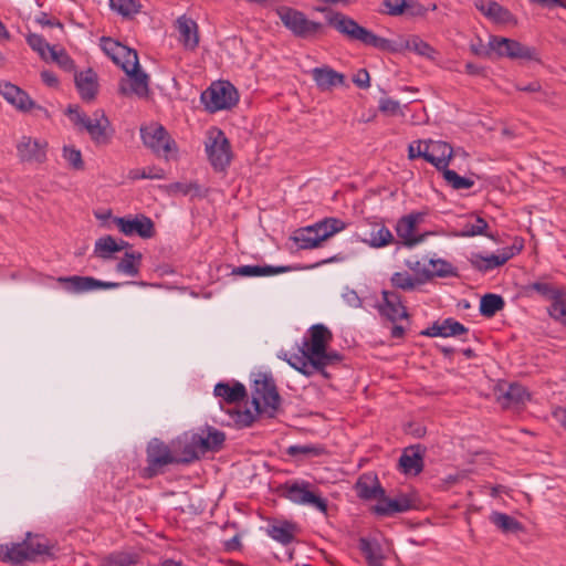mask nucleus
<instances>
[{"instance_id": "1", "label": "nucleus", "mask_w": 566, "mask_h": 566, "mask_svg": "<svg viewBox=\"0 0 566 566\" xmlns=\"http://www.w3.org/2000/svg\"><path fill=\"white\" fill-rule=\"evenodd\" d=\"M282 412V398L273 377L265 373L255 375L251 385V401L243 407L229 409L235 424H252L275 419Z\"/></svg>"}, {"instance_id": "64", "label": "nucleus", "mask_w": 566, "mask_h": 566, "mask_svg": "<svg viewBox=\"0 0 566 566\" xmlns=\"http://www.w3.org/2000/svg\"><path fill=\"white\" fill-rule=\"evenodd\" d=\"M342 297L344 300V302L350 306V307H360L361 306V300L360 297L358 296L357 292L354 291V290H346L343 294H342Z\"/></svg>"}, {"instance_id": "61", "label": "nucleus", "mask_w": 566, "mask_h": 566, "mask_svg": "<svg viewBox=\"0 0 566 566\" xmlns=\"http://www.w3.org/2000/svg\"><path fill=\"white\" fill-rule=\"evenodd\" d=\"M549 315L566 325V301L565 300H555L548 308Z\"/></svg>"}, {"instance_id": "3", "label": "nucleus", "mask_w": 566, "mask_h": 566, "mask_svg": "<svg viewBox=\"0 0 566 566\" xmlns=\"http://www.w3.org/2000/svg\"><path fill=\"white\" fill-rule=\"evenodd\" d=\"M331 331L323 324H315L308 329V338L304 339L301 353L305 354L314 364L323 368L339 360L336 352L327 350L332 342Z\"/></svg>"}, {"instance_id": "34", "label": "nucleus", "mask_w": 566, "mask_h": 566, "mask_svg": "<svg viewBox=\"0 0 566 566\" xmlns=\"http://www.w3.org/2000/svg\"><path fill=\"white\" fill-rule=\"evenodd\" d=\"M412 507L411 501L401 495L397 499H388L384 494L380 501L373 507V511L380 516L392 515L394 513H401Z\"/></svg>"}, {"instance_id": "47", "label": "nucleus", "mask_w": 566, "mask_h": 566, "mask_svg": "<svg viewBox=\"0 0 566 566\" xmlns=\"http://www.w3.org/2000/svg\"><path fill=\"white\" fill-rule=\"evenodd\" d=\"M282 268L261 266V265H242L234 268L232 274L239 276H269L282 272Z\"/></svg>"}, {"instance_id": "32", "label": "nucleus", "mask_w": 566, "mask_h": 566, "mask_svg": "<svg viewBox=\"0 0 566 566\" xmlns=\"http://www.w3.org/2000/svg\"><path fill=\"white\" fill-rule=\"evenodd\" d=\"M468 328L453 318H447L441 323H434L428 327L422 334L430 337H455L467 334Z\"/></svg>"}, {"instance_id": "5", "label": "nucleus", "mask_w": 566, "mask_h": 566, "mask_svg": "<svg viewBox=\"0 0 566 566\" xmlns=\"http://www.w3.org/2000/svg\"><path fill=\"white\" fill-rule=\"evenodd\" d=\"M346 223L337 218H326L313 226L295 231L293 240L300 249H315L335 233L343 231Z\"/></svg>"}, {"instance_id": "16", "label": "nucleus", "mask_w": 566, "mask_h": 566, "mask_svg": "<svg viewBox=\"0 0 566 566\" xmlns=\"http://www.w3.org/2000/svg\"><path fill=\"white\" fill-rule=\"evenodd\" d=\"M56 281L64 286V290L72 294H82L96 290H109L116 289L122 285V283L116 282H105L97 280L92 276H60Z\"/></svg>"}, {"instance_id": "53", "label": "nucleus", "mask_w": 566, "mask_h": 566, "mask_svg": "<svg viewBox=\"0 0 566 566\" xmlns=\"http://www.w3.org/2000/svg\"><path fill=\"white\" fill-rule=\"evenodd\" d=\"M287 453L292 457L305 455V457H319L326 453V450L321 444H295L287 449Z\"/></svg>"}, {"instance_id": "60", "label": "nucleus", "mask_w": 566, "mask_h": 566, "mask_svg": "<svg viewBox=\"0 0 566 566\" xmlns=\"http://www.w3.org/2000/svg\"><path fill=\"white\" fill-rule=\"evenodd\" d=\"M411 0H384L382 4L386 8V12L390 15H399L409 8Z\"/></svg>"}, {"instance_id": "50", "label": "nucleus", "mask_w": 566, "mask_h": 566, "mask_svg": "<svg viewBox=\"0 0 566 566\" xmlns=\"http://www.w3.org/2000/svg\"><path fill=\"white\" fill-rule=\"evenodd\" d=\"M287 361L292 367L304 375H312L315 371L324 369L321 365L314 364L313 360L303 353L302 355H293Z\"/></svg>"}, {"instance_id": "52", "label": "nucleus", "mask_w": 566, "mask_h": 566, "mask_svg": "<svg viewBox=\"0 0 566 566\" xmlns=\"http://www.w3.org/2000/svg\"><path fill=\"white\" fill-rule=\"evenodd\" d=\"M446 182L454 190L470 189L474 186V181L470 178L459 176L454 170L447 169L442 172Z\"/></svg>"}, {"instance_id": "58", "label": "nucleus", "mask_w": 566, "mask_h": 566, "mask_svg": "<svg viewBox=\"0 0 566 566\" xmlns=\"http://www.w3.org/2000/svg\"><path fill=\"white\" fill-rule=\"evenodd\" d=\"M528 289L545 296L546 298L552 300L553 302H555V300H562L559 291L554 289L548 283L534 282L528 286Z\"/></svg>"}, {"instance_id": "30", "label": "nucleus", "mask_w": 566, "mask_h": 566, "mask_svg": "<svg viewBox=\"0 0 566 566\" xmlns=\"http://www.w3.org/2000/svg\"><path fill=\"white\" fill-rule=\"evenodd\" d=\"M357 495L363 500H375L378 502L385 494L384 488L380 485L377 475L363 474L355 484Z\"/></svg>"}, {"instance_id": "43", "label": "nucleus", "mask_w": 566, "mask_h": 566, "mask_svg": "<svg viewBox=\"0 0 566 566\" xmlns=\"http://www.w3.org/2000/svg\"><path fill=\"white\" fill-rule=\"evenodd\" d=\"M488 229V222L478 216L469 218L462 226L461 231L459 233L460 237H475V235H486L491 239L493 237L488 234L485 231Z\"/></svg>"}, {"instance_id": "33", "label": "nucleus", "mask_w": 566, "mask_h": 566, "mask_svg": "<svg viewBox=\"0 0 566 566\" xmlns=\"http://www.w3.org/2000/svg\"><path fill=\"white\" fill-rule=\"evenodd\" d=\"M358 548L368 566H384L385 554L381 544L376 538L360 537Z\"/></svg>"}, {"instance_id": "2", "label": "nucleus", "mask_w": 566, "mask_h": 566, "mask_svg": "<svg viewBox=\"0 0 566 566\" xmlns=\"http://www.w3.org/2000/svg\"><path fill=\"white\" fill-rule=\"evenodd\" d=\"M69 119L80 133H86L95 145L111 143L114 128L103 109L86 114L76 105H70L65 112Z\"/></svg>"}, {"instance_id": "38", "label": "nucleus", "mask_w": 566, "mask_h": 566, "mask_svg": "<svg viewBox=\"0 0 566 566\" xmlns=\"http://www.w3.org/2000/svg\"><path fill=\"white\" fill-rule=\"evenodd\" d=\"M75 84L83 99H93L97 92V77L92 70L75 74Z\"/></svg>"}, {"instance_id": "39", "label": "nucleus", "mask_w": 566, "mask_h": 566, "mask_svg": "<svg viewBox=\"0 0 566 566\" xmlns=\"http://www.w3.org/2000/svg\"><path fill=\"white\" fill-rule=\"evenodd\" d=\"M0 554L2 555V559L7 562H11L13 564H19L24 560H30L31 555H29V549L25 541L22 543H17L12 545H1Z\"/></svg>"}, {"instance_id": "51", "label": "nucleus", "mask_w": 566, "mask_h": 566, "mask_svg": "<svg viewBox=\"0 0 566 566\" xmlns=\"http://www.w3.org/2000/svg\"><path fill=\"white\" fill-rule=\"evenodd\" d=\"M27 43L44 62H49V55L53 45L49 44L42 35L31 33L27 36Z\"/></svg>"}, {"instance_id": "42", "label": "nucleus", "mask_w": 566, "mask_h": 566, "mask_svg": "<svg viewBox=\"0 0 566 566\" xmlns=\"http://www.w3.org/2000/svg\"><path fill=\"white\" fill-rule=\"evenodd\" d=\"M142 254L138 252H126L117 263L116 271L128 276H136L139 273Z\"/></svg>"}, {"instance_id": "59", "label": "nucleus", "mask_w": 566, "mask_h": 566, "mask_svg": "<svg viewBox=\"0 0 566 566\" xmlns=\"http://www.w3.org/2000/svg\"><path fill=\"white\" fill-rule=\"evenodd\" d=\"M427 260L410 259L406 261V266L413 273L412 275L421 280V284L428 281Z\"/></svg>"}, {"instance_id": "56", "label": "nucleus", "mask_w": 566, "mask_h": 566, "mask_svg": "<svg viewBox=\"0 0 566 566\" xmlns=\"http://www.w3.org/2000/svg\"><path fill=\"white\" fill-rule=\"evenodd\" d=\"M133 179H164L166 174L165 170L159 167H145L142 169H134L129 172Z\"/></svg>"}, {"instance_id": "14", "label": "nucleus", "mask_w": 566, "mask_h": 566, "mask_svg": "<svg viewBox=\"0 0 566 566\" xmlns=\"http://www.w3.org/2000/svg\"><path fill=\"white\" fill-rule=\"evenodd\" d=\"M384 43L381 50L391 53L410 51L430 61H434L438 56V51L417 34L401 36L397 41L385 39Z\"/></svg>"}, {"instance_id": "15", "label": "nucleus", "mask_w": 566, "mask_h": 566, "mask_svg": "<svg viewBox=\"0 0 566 566\" xmlns=\"http://www.w3.org/2000/svg\"><path fill=\"white\" fill-rule=\"evenodd\" d=\"M426 212H411L398 219L395 231L400 242L407 247L412 248L423 242L430 232L418 233L417 228L423 222Z\"/></svg>"}, {"instance_id": "31", "label": "nucleus", "mask_w": 566, "mask_h": 566, "mask_svg": "<svg viewBox=\"0 0 566 566\" xmlns=\"http://www.w3.org/2000/svg\"><path fill=\"white\" fill-rule=\"evenodd\" d=\"M312 77L321 91H329L335 86H340L345 82L342 73L328 66L315 67L311 71Z\"/></svg>"}, {"instance_id": "20", "label": "nucleus", "mask_w": 566, "mask_h": 566, "mask_svg": "<svg viewBox=\"0 0 566 566\" xmlns=\"http://www.w3.org/2000/svg\"><path fill=\"white\" fill-rule=\"evenodd\" d=\"M48 143L31 136H22L17 143V155L22 163L41 164L46 159Z\"/></svg>"}, {"instance_id": "28", "label": "nucleus", "mask_w": 566, "mask_h": 566, "mask_svg": "<svg viewBox=\"0 0 566 566\" xmlns=\"http://www.w3.org/2000/svg\"><path fill=\"white\" fill-rule=\"evenodd\" d=\"M423 451L420 444L406 448L399 459L401 471L406 474H419L423 469Z\"/></svg>"}, {"instance_id": "23", "label": "nucleus", "mask_w": 566, "mask_h": 566, "mask_svg": "<svg viewBox=\"0 0 566 566\" xmlns=\"http://www.w3.org/2000/svg\"><path fill=\"white\" fill-rule=\"evenodd\" d=\"M452 156L453 148L450 144L442 140H427L424 160L434 166L439 171L443 172L448 169Z\"/></svg>"}, {"instance_id": "12", "label": "nucleus", "mask_w": 566, "mask_h": 566, "mask_svg": "<svg viewBox=\"0 0 566 566\" xmlns=\"http://www.w3.org/2000/svg\"><path fill=\"white\" fill-rule=\"evenodd\" d=\"M0 95L22 113L33 112L38 116L49 117L46 108L36 104L25 91L10 82L0 83Z\"/></svg>"}, {"instance_id": "7", "label": "nucleus", "mask_w": 566, "mask_h": 566, "mask_svg": "<svg viewBox=\"0 0 566 566\" xmlns=\"http://www.w3.org/2000/svg\"><path fill=\"white\" fill-rule=\"evenodd\" d=\"M205 150L209 163L217 171H223L232 160V150L224 133L217 127L207 132Z\"/></svg>"}, {"instance_id": "37", "label": "nucleus", "mask_w": 566, "mask_h": 566, "mask_svg": "<svg viewBox=\"0 0 566 566\" xmlns=\"http://www.w3.org/2000/svg\"><path fill=\"white\" fill-rule=\"evenodd\" d=\"M297 531L296 524L289 521H277L269 526L268 534L274 541L287 545L294 541Z\"/></svg>"}, {"instance_id": "19", "label": "nucleus", "mask_w": 566, "mask_h": 566, "mask_svg": "<svg viewBox=\"0 0 566 566\" xmlns=\"http://www.w3.org/2000/svg\"><path fill=\"white\" fill-rule=\"evenodd\" d=\"M114 223L127 237L136 234L143 239H149L155 234L154 222L144 214L115 218Z\"/></svg>"}, {"instance_id": "36", "label": "nucleus", "mask_w": 566, "mask_h": 566, "mask_svg": "<svg viewBox=\"0 0 566 566\" xmlns=\"http://www.w3.org/2000/svg\"><path fill=\"white\" fill-rule=\"evenodd\" d=\"M361 242L374 249L387 247L394 242L391 231L384 224H373L370 232L360 238Z\"/></svg>"}, {"instance_id": "11", "label": "nucleus", "mask_w": 566, "mask_h": 566, "mask_svg": "<svg viewBox=\"0 0 566 566\" xmlns=\"http://www.w3.org/2000/svg\"><path fill=\"white\" fill-rule=\"evenodd\" d=\"M489 48L493 50V54L496 57L525 61L537 60V53L534 48L522 44L513 39L491 35L489 39Z\"/></svg>"}, {"instance_id": "8", "label": "nucleus", "mask_w": 566, "mask_h": 566, "mask_svg": "<svg viewBox=\"0 0 566 566\" xmlns=\"http://www.w3.org/2000/svg\"><path fill=\"white\" fill-rule=\"evenodd\" d=\"M201 101L209 112L214 113L235 106L239 101V94L230 82L218 81L212 83L201 94Z\"/></svg>"}, {"instance_id": "41", "label": "nucleus", "mask_w": 566, "mask_h": 566, "mask_svg": "<svg viewBox=\"0 0 566 566\" xmlns=\"http://www.w3.org/2000/svg\"><path fill=\"white\" fill-rule=\"evenodd\" d=\"M109 8L123 18L130 19L142 11L143 4L139 0H109Z\"/></svg>"}, {"instance_id": "13", "label": "nucleus", "mask_w": 566, "mask_h": 566, "mask_svg": "<svg viewBox=\"0 0 566 566\" xmlns=\"http://www.w3.org/2000/svg\"><path fill=\"white\" fill-rule=\"evenodd\" d=\"M522 249V241L515 240L512 245L497 250V252L493 254L483 255L479 252L471 253L469 261L475 270L489 272L504 265L509 260L518 254Z\"/></svg>"}, {"instance_id": "55", "label": "nucleus", "mask_w": 566, "mask_h": 566, "mask_svg": "<svg viewBox=\"0 0 566 566\" xmlns=\"http://www.w3.org/2000/svg\"><path fill=\"white\" fill-rule=\"evenodd\" d=\"M137 562V556L132 553H115L103 559L101 566H130Z\"/></svg>"}, {"instance_id": "57", "label": "nucleus", "mask_w": 566, "mask_h": 566, "mask_svg": "<svg viewBox=\"0 0 566 566\" xmlns=\"http://www.w3.org/2000/svg\"><path fill=\"white\" fill-rule=\"evenodd\" d=\"M63 158L66 160L70 167L76 170L84 168V161L80 149L73 146H64Z\"/></svg>"}, {"instance_id": "62", "label": "nucleus", "mask_w": 566, "mask_h": 566, "mask_svg": "<svg viewBox=\"0 0 566 566\" xmlns=\"http://www.w3.org/2000/svg\"><path fill=\"white\" fill-rule=\"evenodd\" d=\"M427 154V140L412 142L408 147V157L415 159L421 157L426 159Z\"/></svg>"}, {"instance_id": "10", "label": "nucleus", "mask_w": 566, "mask_h": 566, "mask_svg": "<svg viewBox=\"0 0 566 566\" xmlns=\"http://www.w3.org/2000/svg\"><path fill=\"white\" fill-rule=\"evenodd\" d=\"M283 495L295 504L308 505L327 514V501L311 489V483L287 482L283 485Z\"/></svg>"}, {"instance_id": "6", "label": "nucleus", "mask_w": 566, "mask_h": 566, "mask_svg": "<svg viewBox=\"0 0 566 566\" xmlns=\"http://www.w3.org/2000/svg\"><path fill=\"white\" fill-rule=\"evenodd\" d=\"M140 136L144 145L157 156L164 157L167 160L177 156L178 148L175 140L160 124L150 123L142 127Z\"/></svg>"}, {"instance_id": "46", "label": "nucleus", "mask_w": 566, "mask_h": 566, "mask_svg": "<svg viewBox=\"0 0 566 566\" xmlns=\"http://www.w3.org/2000/svg\"><path fill=\"white\" fill-rule=\"evenodd\" d=\"M24 541L28 545L29 555H31L30 560H35L38 556L50 554L51 546L42 536L29 533Z\"/></svg>"}, {"instance_id": "24", "label": "nucleus", "mask_w": 566, "mask_h": 566, "mask_svg": "<svg viewBox=\"0 0 566 566\" xmlns=\"http://www.w3.org/2000/svg\"><path fill=\"white\" fill-rule=\"evenodd\" d=\"M197 459L208 452H218L223 447L226 434L219 430H209L206 434L192 433Z\"/></svg>"}, {"instance_id": "27", "label": "nucleus", "mask_w": 566, "mask_h": 566, "mask_svg": "<svg viewBox=\"0 0 566 566\" xmlns=\"http://www.w3.org/2000/svg\"><path fill=\"white\" fill-rule=\"evenodd\" d=\"M475 8L489 20L499 24H515L513 14L493 0H478Z\"/></svg>"}, {"instance_id": "25", "label": "nucleus", "mask_w": 566, "mask_h": 566, "mask_svg": "<svg viewBox=\"0 0 566 566\" xmlns=\"http://www.w3.org/2000/svg\"><path fill=\"white\" fill-rule=\"evenodd\" d=\"M175 25L179 42L186 50L193 51L199 44V28L197 22L187 15H181L176 20Z\"/></svg>"}, {"instance_id": "45", "label": "nucleus", "mask_w": 566, "mask_h": 566, "mask_svg": "<svg viewBox=\"0 0 566 566\" xmlns=\"http://www.w3.org/2000/svg\"><path fill=\"white\" fill-rule=\"evenodd\" d=\"M491 522L504 533H518L523 530L522 524L514 517L500 512L490 516Z\"/></svg>"}, {"instance_id": "21", "label": "nucleus", "mask_w": 566, "mask_h": 566, "mask_svg": "<svg viewBox=\"0 0 566 566\" xmlns=\"http://www.w3.org/2000/svg\"><path fill=\"white\" fill-rule=\"evenodd\" d=\"M213 395L220 399V402L231 406L226 409V412L228 413L229 409L243 407L240 402L248 398V390L242 382L237 380L220 381L214 386Z\"/></svg>"}, {"instance_id": "18", "label": "nucleus", "mask_w": 566, "mask_h": 566, "mask_svg": "<svg viewBox=\"0 0 566 566\" xmlns=\"http://www.w3.org/2000/svg\"><path fill=\"white\" fill-rule=\"evenodd\" d=\"M147 463L150 475L157 474L166 465L177 464L171 442L166 444L158 439H153L147 447Z\"/></svg>"}, {"instance_id": "9", "label": "nucleus", "mask_w": 566, "mask_h": 566, "mask_svg": "<svg viewBox=\"0 0 566 566\" xmlns=\"http://www.w3.org/2000/svg\"><path fill=\"white\" fill-rule=\"evenodd\" d=\"M329 23L340 33L352 40H357L364 44L381 50L385 38H380L371 31L360 27L354 19L342 13H336L329 19Z\"/></svg>"}, {"instance_id": "35", "label": "nucleus", "mask_w": 566, "mask_h": 566, "mask_svg": "<svg viewBox=\"0 0 566 566\" xmlns=\"http://www.w3.org/2000/svg\"><path fill=\"white\" fill-rule=\"evenodd\" d=\"M530 398L531 395L525 387L518 384H512L499 397V401L504 408H515L524 405Z\"/></svg>"}, {"instance_id": "49", "label": "nucleus", "mask_w": 566, "mask_h": 566, "mask_svg": "<svg viewBox=\"0 0 566 566\" xmlns=\"http://www.w3.org/2000/svg\"><path fill=\"white\" fill-rule=\"evenodd\" d=\"M49 62L55 63L59 67H61L65 72H74L75 63L69 53L61 46L54 45L52 46V51L49 55Z\"/></svg>"}, {"instance_id": "63", "label": "nucleus", "mask_w": 566, "mask_h": 566, "mask_svg": "<svg viewBox=\"0 0 566 566\" xmlns=\"http://www.w3.org/2000/svg\"><path fill=\"white\" fill-rule=\"evenodd\" d=\"M379 109L389 115H397L400 112V104L391 98H382L379 103Z\"/></svg>"}, {"instance_id": "44", "label": "nucleus", "mask_w": 566, "mask_h": 566, "mask_svg": "<svg viewBox=\"0 0 566 566\" xmlns=\"http://www.w3.org/2000/svg\"><path fill=\"white\" fill-rule=\"evenodd\" d=\"M505 305V302L501 295L497 294H485L480 301V313L484 317H492Z\"/></svg>"}, {"instance_id": "26", "label": "nucleus", "mask_w": 566, "mask_h": 566, "mask_svg": "<svg viewBox=\"0 0 566 566\" xmlns=\"http://www.w3.org/2000/svg\"><path fill=\"white\" fill-rule=\"evenodd\" d=\"M380 315L391 322L407 317L406 307L402 305L400 296L392 291H382V301L377 305Z\"/></svg>"}, {"instance_id": "22", "label": "nucleus", "mask_w": 566, "mask_h": 566, "mask_svg": "<svg viewBox=\"0 0 566 566\" xmlns=\"http://www.w3.org/2000/svg\"><path fill=\"white\" fill-rule=\"evenodd\" d=\"M134 70H124L127 75L119 84V92L125 96L135 95L139 98H145L149 94V77L138 66Z\"/></svg>"}, {"instance_id": "4", "label": "nucleus", "mask_w": 566, "mask_h": 566, "mask_svg": "<svg viewBox=\"0 0 566 566\" xmlns=\"http://www.w3.org/2000/svg\"><path fill=\"white\" fill-rule=\"evenodd\" d=\"M282 24L294 36L300 39H314L324 32V24L307 18V15L295 8L280 6L275 9Z\"/></svg>"}, {"instance_id": "29", "label": "nucleus", "mask_w": 566, "mask_h": 566, "mask_svg": "<svg viewBox=\"0 0 566 566\" xmlns=\"http://www.w3.org/2000/svg\"><path fill=\"white\" fill-rule=\"evenodd\" d=\"M192 442V436L188 433L171 441L174 458H176L177 464H189L198 460L195 443Z\"/></svg>"}, {"instance_id": "40", "label": "nucleus", "mask_w": 566, "mask_h": 566, "mask_svg": "<svg viewBox=\"0 0 566 566\" xmlns=\"http://www.w3.org/2000/svg\"><path fill=\"white\" fill-rule=\"evenodd\" d=\"M127 245L126 242H117L113 237L106 235L99 238L94 248V253L101 259H111L115 252L122 251Z\"/></svg>"}, {"instance_id": "54", "label": "nucleus", "mask_w": 566, "mask_h": 566, "mask_svg": "<svg viewBox=\"0 0 566 566\" xmlns=\"http://www.w3.org/2000/svg\"><path fill=\"white\" fill-rule=\"evenodd\" d=\"M426 266L428 270V281L434 276H440V277L448 276L452 272L451 265L441 259L427 260Z\"/></svg>"}, {"instance_id": "17", "label": "nucleus", "mask_w": 566, "mask_h": 566, "mask_svg": "<svg viewBox=\"0 0 566 566\" xmlns=\"http://www.w3.org/2000/svg\"><path fill=\"white\" fill-rule=\"evenodd\" d=\"M101 48L115 64L123 69V71L134 70L133 67L138 66V55L135 50H132L111 38H102Z\"/></svg>"}, {"instance_id": "48", "label": "nucleus", "mask_w": 566, "mask_h": 566, "mask_svg": "<svg viewBox=\"0 0 566 566\" xmlns=\"http://www.w3.org/2000/svg\"><path fill=\"white\" fill-rule=\"evenodd\" d=\"M390 283L394 287L402 291H413L421 285V280L415 277L407 271L395 272L390 277Z\"/></svg>"}]
</instances>
